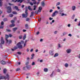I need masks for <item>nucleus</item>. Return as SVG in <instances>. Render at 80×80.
Listing matches in <instances>:
<instances>
[{
    "label": "nucleus",
    "instance_id": "e433bc0d",
    "mask_svg": "<svg viewBox=\"0 0 80 80\" xmlns=\"http://www.w3.org/2000/svg\"><path fill=\"white\" fill-rule=\"evenodd\" d=\"M54 72V71H53L52 72V73H51V74L50 75V77H53V74Z\"/></svg>",
    "mask_w": 80,
    "mask_h": 80
},
{
    "label": "nucleus",
    "instance_id": "4d7b16f0",
    "mask_svg": "<svg viewBox=\"0 0 80 80\" xmlns=\"http://www.w3.org/2000/svg\"><path fill=\"white\" fill-rule=\"evenodd\" d=\"M70 26H71V25L70 24H68V27H70Z\"/></svg>",
    "mask_w": 80,
    "mask_h": 80
},
{
    "label": "nucleus",
    "instance_id": "f8f14e48",
    "mask_svg": "<svg viewBox=\"0 0 80 80\" xmlns=\"http://www.w3.org/2000/svg\"><path fill=\"white\" fill-rule=\"evenodd\" d=\"M34 14V12L32 11L31 12V15H30V17H33V15Z\"/></svg>",
    "mask_w": 80,
    "mask_h": 80
},
{
    "label": "nucleus",
    "instance_id": "4468645a",
    "mask_svg": "<svg viewBox=\"0 0 80 80\" xmlns=\"http://www.w3.org/2000/svg\"><path fill=\"white\" fill-rule=\"evenodd\" d=\"M14 8H15V9L16 10H18V11H19V9H18V7L17 6H15L14 7Z\"/></svg>",
    "mask_w": 80,
    "mask_h": 80
},
{
    "label": "nucleus",
    "instance_id": "37998d69",
    "mask_svg": "<svg viewBox=\"0 0 80 80\" xmlns=\"http://www.w3.org/2000/svg\"><path fill=\"white\" fill-rule=\"evenodd\" d=\"M42 5L43 7L44 6V5H45V3H44V2H42Z\"/></svg>",
    "mask_w": 80,
    "mask_h": 80
},
{
    "label": "nucleus",
    "instance_id": "6ab92c4d",
    "mask_svg": "<svg viewBox=\"0 0 80 80\" xmlns=\"http://www.w3.org/2000/svg\"><path fill=\"white\" fill-rule=\"evenodd\" d=\"M28 10H31V11H32V8H31V7H30V6H29L28 7Z\"/></svg>",
    "mask_w": 80,
    "mask_h": 80
},
{
    "label": "nucleus",
    "instance_id": "0eeeda50",
    "mask_svg": "<svg viewBox=\"0 0 80 80\" xmlns=\"http://www.w3.org/2000/svg\"><path fill=\"white\" fill-rule=\"evenodd\" d=\"M12 1L13 2H20V3H22L23 0H12Z\"/></svg>",
    "mask_w": 80,
    "mask_h": 80
},
{
    "label": "nucleus",
    "instance_id": "423d86ee",
    "mask_svg": "<svg viewBox=\"0 0 80 80\" xmlns=\"http://www.w3.org/2000/svg\"><path fill=\"white\" fill-rule=\"evenodd\" d=\"M58 13V11H55L53 13L52 15V17H55V16H56L57 14Z\"/></svg>",
    "mask_w": 80,
    "mask_h": 80
},
{
    "label": "nucleus",
    "instance_id": "4be33fe9",
    "mask_svg": "<svg viewBox=\"0 0 80 80\" xmlns=\"http://www.w3.org/2000/svg\"><path fill=\"white\" fill-rule=\"evenodd\" d=\"M26 37H27V36H26V34H25L24 35V36L23 37V40H25V39L26 38Z\"/></svg>",
    "mask_w": 80,
    "mask_h": 80
},
{
    "label": "nucleus",
    "instance_id": "bb28decb",
    "mask_svg": "<svg viewBox=\"0 0 80 80\" xmlns=\"http://www.w3.org/2000/svg\"><path fill=\"white\" fill-rule=\"evenodd\" d=\"M64 66L65 67H68V64L67 63H66L65 64Z\"/></svg>",
    "mask_w": 80,
    "mask_h": 80
},
{
    "label": "nucleus",
    "instance_id": "1a4fd4ad",
    "mask_svg": "<svg viewBox=\"0 0 80 80\" xmlns=\"http://www.w3.org/2000/svg\"><path fill=\"white\" fill-rule=\"evenodd\" d=\"M72 50L70 49H68L66 50V52L67 53H70Z\"/></svg>",
    "mask_w": 80,
    "mask_h": 80
},
{
    "label": "nucleus",
    "instance_id": "c9c22d12",
    "mask_svg": "<svg viewBox=\"0 0 80 80\" xmlns=\"http://www.w3.org/2000/svg\"><path fill=\"white\" fill-rule=\"evenodd\" d=\"M11 22L12 24H13L15 22V21L13 20H11Z\"/></svg>",
    "mask_w": 80,
    "mask_h": 80
},
{
    "label": "nucleus",
    "instance_id": "412c9836",
    "mask_svg": "<svg viewBox=\"0 0 80 80\" xmlns=\"http://www.w3.org/2000/svg\"><path fill=\"white\" fill-rule=\"evenodd\" d=\"M25 27L26 29H27L28 28V24H25Z\"/></svg>",
    "mask_w": 80,
    "mask_h": 80
},
{
    "label": "nucleus",
    "instance_id": "79ce46f5",
    "mask_svg": "<svg viewBox=\"0 0 80 80\" xmlns=\"http://www.w3.org/2000/svg\"><path fill=\"white\" fill-rule=\"evenodd\" d=\"M19 70H20V69L19 68H18L16 69V71L17 72L18 71H19Z\"/></svg>",
    "mask_w": 80,
    "mask_h": 80
},
{
    "label": "nucleus",
    "instance_id": "a19ab883",
    "mask_svg": "<svg viewBox=\"0 0 80 80\" xmlns=\"http://www.w3.org/2000/svg\"><path fill=\"white\" fill-rule=\"evenodd\" d=\"M60 2H58L56 4V6H58V5H60Z\"/></svg>",
    "mask_w": 80,
    "mask_h": 80
},
{
    "label": "nucleus",
    "instance_id": "8fccbe9b",
    "mask_svg": "<svg viewBox=\"0 0 80 80\" xmlns=\"http://www.w3.org/2000/svg\"><path fill=\"white\" fill-rule=\"evenodd\" d=\"M60 70L59 69H58L57 70V72H60Z\"/></svg>",
    "mask_w": 80,
    "mask_h": 80
},
{
    "label": "nucleus",
    "instance_id": "4c0bfd02",
    "mask_svg": "<svg viewBox=\"0 0 80 80\" xmlns=\"http://www.w3.org/2000/svg\"><path fill=\"white\" fill-rule=\"evenodd\" d=\"M29 20H30V19L28 18H27L26 19V22H28V21H29Z\"/></svg>",
    "mask_w": 80,
    "mask_h": 80
},
{
    "label": "nucleus",
    "instance_id": "f257e3e1",
    "mask_svg": "<svg viewBox=\"0 0 80 80\" xmlns=\"http://www.w3.org/2000/svg\"><path fill=\"white\" fill-rule=\"evenodd\" d=\"M6 77H7L5 76H1L0 77V80H1V79H4L5 80L7 79L8 80H9V79H10V77L9 76V75L7 74L6 75Z\"/></svg>",
    "mask_w": 80,
    "mask_h": 80
},
{
    "label": "nucleus",
    "instance_id": "b1692460",
    "mask_svg": "<svg viewBox=\"0 0 80 80\" xmlns=\"http://www.w3.org/2000/svg\"><path fill=\"white\" fill-rule=\"evenodd\" d=\"M15 26V24H12L10 25L9 26L10 27H14Z\"/></svg>",
    "mask_w": 80,
    "mask_h": 80
},
{
    "label": "nucleus",
    "instance_id": "de8ad7c7",
    "mask_svg": "<svg viewBox=\"0 0 80 80\" xmlns=\"http://www.w3.org/2000/svg\"><path fill=\"white\" fill-rule=\"evenodd\" d=\"M0 28H3V26L2 25L0 26Z\"/></svg>",
    "mask_w": 80,
    "mask_h": 80
},
{
    "label": "nucleus",
    "instance_id": "6e6d98bb",
    "mask_svg": "<svg viewBox=\"0 0 80 80\" xmlns=\"http://www.w3.org/2000/svg\"><path fill=\"white\" fill-rule=\"evenodd\" d=\"M26 51L27 52H29V49H28V48H27L26 49Z\"/></svg>",
    "mask_w": 80,
    "mask_h": 80
},
{
    "label": "nucleus",
    "instance_id": "e2e57ef3",
    "mask_svg": "<svg viewBox=\"0 0 80 80\" xmlns=\"http://www.w3.org/2000/svg\"><path fill=\"white\" fill-rule=\"evenodd\" d=\"M9 37H12V35L10 34L9 35Z\"/></svg>",
    "mask_w": 80,
    "mask_h": 80
},
{
    "label": "nucleus",
    "instance_id": "f3484780",
    "mask_svg": "<svg viewBox=\"0 0 80 80\" xmlns=\"http://www.w3.org/2000/svg\"><path fill=\"white\" fill-rule=\"evenodd\" d=\"M43 70L45 72H48V69L47 68H45Z\"/></svg>",
    "mask_w": 80,
    "mask_h": 80
},
{
    "label": "nucleus",
    "instance_id": "c85d7f7f",
    "mask_svg": "<svg viewBox=\"0 0 80 80\" xmlns=\"http://www.w3.org/2000/svg\"><path fill=\"white\" fill-rule=\"evenodd\" d=\"M67 32H64L63 33L62 35L63 36H65V35H67Z\"/></svg>",
    "mask_w": 80,
    "mask_h": 80
},
{
    "label": "nucleus",
    "instance_id": "a18cd8bd",
    "mask_svg": "<svg viewBox=\"0 0 80 80\" xmlns=\"http://www.w3.org/2000/svg\"><path fill=\"white\" fill-rule=\"evenodd\" d=\"M35 65V62H33L32 63V66Z\"/></svg>",
    "mask_w": 80,
    "mask_h": 80
},
{
    "label": "nucleus",
    "instance_id": "f704fd0d",
    "mask_svg": "<svg viewBox=\"0 0 80 80\" xmlns=\"http://www.w3.org/2000/svg\"><path fill=\"white\" fill-rule=\"evenodd\" d=\"M4 22H6V21H7V18H5L3 19Z\"/></svg>",
    "mask_w": 80,
    "mask_h": 80
},
{
    "label": "nucleus",
    "instance_id": "ddd939ff",
    "mask_svg": "<svg viewBox=\"0 0 80 80\" xmlns=\"http://www.w3.org/2000/svg\"><path fill=\"white\" fill-rule=\"evenodd\" d=\"M53 52H54V50H53L51 51V53H50L51 55H53V54H54Z\"/></svg>",
    "mask_w": 80,
    "mask_h": 80
},
{
    "label": "nucleus",
    "instance_id": "f03ea898",
    "mask_svg": "<svg viewBox=\"0 0 80 80\" xmlns=\"http://www.w3.org/2000/svg\"><path fill=\"white\" fill-rule=\"evenodd\" d=\"M42 7H39L38 8V11H35L34 12L35 13L38 14V13H40V12H41V11H42Z\"/></svg>",
    "mask_w": 80,
    "mask_h": 80
},
{
    "label": "nucleus",
    "instance_id": "bf43d9fd",
    "mask_svg": "<svg viewBox=\"0 0 80 80\" xmlns=\"http://www.w3.org/2000/svg\"><path fill=\"white\" fill-rule=\"evenodd\" d=\"M68 36H69V37H72V34H69L68 35Z\"/></svg>",
    "mask_w": 80,
    "mask_h": 80
},
{
    "label": "nucleus",
    "instance_id": "0e129e2a",
    "mask_svg": "<svg viewBox=\"0 0 80 80\" xmlns=\"http://www.w3.org/2000/svg\"><path fill=\"white\" fill-rule=\"evenodd\" d=\"M21 43H23V41H21V42H20Z\"/></svg>",
    "mask_w": 80,
    "mask_h": 80
},
{
    "label": "nucleus",
    "instance_id": "72a5a7b5",
    "mask_svg": "<svg viewBox=\"0 0 80 80\" xmlns=\"http://www.w3.org/2000/svg\"><path fill=\"white\" fill-rule=\"evenodd\" d=\"M9 16L10 17H12L13 16V15L12 14H9Z\"/></svg>",
    "mask_w": 80,
    "mask_h": 80
},
{
    "label": "nucleus",
    "instance_id": "603ef678",
    "mask_svg": "<svg viewBox=\"0 0 80 80\" xmlns=\"http://www.w3.org/2000/svg\"><path fill=\"white\" fill-rule=\"evenodd\" d=\"M17 33H18V34H20V31L18 30L17 31Z\"/></svg>",
    "mask_w": 80,
    "mask_h": 80
},
{
    "label": "nucleus",
    "instance_id": "3c124183",
    "mask_svg": "<svg viewBox=\"0 0 80 80\" xmlns=\"http://www.w3.org/2000/svg\"><path fill=\"white\" fill-rule=\"evenodd\" d=\"M29 3H30V5H32V6L33 5V3H32L31 2H30Z\"/></svg>",
    "mask_w": 80,
    "mask_h": 80
},
{
    "label": "nucleus",
    "instance_id": "9d476101",
    "mask_svg": "<svg viewBox=\"0 0 80 80\" xmlns=\"http://www.w3.org/2000/svg\"><path fill=\"white\" fill-rule=\"evenodd\" d=\"M8 35H5L6 40L7 42H8V39H7L8 38Z\"/></svg>",
    "mask_w": 80,
    "mask_h": 80
},
{
    "label": "nucleus",
    "instance_id": "5701e85b",
    "mask_svg": "<svg viewBox=\"0 0 80 80\" xmlns=\"http://www.w3.org/2000/svg\"><path fill=\"white\" fill-rule=\"evenodd\" d=\"M62 46H61V45L59 43L58 44V48H62Z\"/></svg>",
    "mask_w": 80,
    "mask_h": 80
},
{
    "label": "nucleus",
    "instance_id": "338daca9",
    "mask_svg": "<svg viewBox=\"0 0 80 80\" xmlns=\"http://www.w3.org/2000/svg\"><path fill=\"white\" fill-rule=\"evenodd\" d=\"M38 50L37 49L35 50V52H38Z\"/></svg>",
    "mask_w": 80,
    "mask_h": 80
},
{
    "label": "nucleus",
    "instance_id": "2eb2a0df",
    "mask_svg": "<svg viewBox=\"0 0 80 80\" xmlns=\"http://www.w3.org/2000/svg\"><path fill=\"white\" fill-rule=\"evenodd\" d=\"M75 9H76V7L75 6H73L72 7V10H75Z\"/></svg>",
    "mask_w": 80,
    "mask_h": 80
},
{
    "label": "nucleus",
    "instance_id": "69168bd1",
    "mask_svg": "<svg viewBox=\"0 0 80 80\" xmlns=\"http://www.w3.org/2000/svg\"><path fill=\"white\" fill-rule=\"evenodd\" d=\"M40 62H43V60L41 59L40 60Z\"/></svg>",
    "mask_w": 80,
    "mask_h": 80
},
{
    "label": "nucleus",
    "instance_id": "5fc2aeb1",
    "mask_svg": "<svg viewBox=\"0 0 80 80\" xmlns=\"http://www.w3.org/2000/svg\"><path fill=\"white\" fill-rule=\"evenodd\" d=\"M33 49H31L30 50V52H33Z\"/></svg>",
    "mask_w": 80,
    "mask_h": 80
},
{
    "label": "nucleus",
    "instance_id": "a878e982",
    "mask_svg": "<svg viewBox=\"0 0 80 80\" xmlns=\"http://www.w3.org/2000/svg\"><path fill=\"white\" fill-rule=\"evenodd\" d=\"M34 8L33 9V10H36V8H37V6L34 5L33 6Z\"/></svg>",
    "mask_w": 80,
    "mask_h": 80
},
{
    "label": "nucleus",
    "instance_id": "473e14b6",
    "mask_svg": "<svg viewBox=\"0 0 80 80\" xmlns=\"http://www.w3.org/2000/svg\"><path fill=\"white\" fill-rule=\"evenodd\" d=\"M18 47L17 46H15L14 47V50H16V49H18Z\"/></svg>",
    "mask_w": 80,
    "mask_h": 80
},
{
    "label": "nucleus",
    "instance_id": "2f4dec72",
    "mask_svg": "<svg viewBox=\"0 0 80 80\" xmlns=\"http://www.w3.org/2000/svg\"><path fill=\"white\" fill-rule=\"evenodd\" d=\"M2 4H3V2H0V7L2 6Z\"/></svg>",
    "mask_w": 80,
    "mask_h": 80
},
{
    "label": "nucleus",
    "instance_id": "9b49d317",
    "mask_svg": "<svg viewBox=\"0 0 80 80\" xmlns=\"http://www.w3.org/2000/svg\"><path fill=\"white\" fill-rule=\"evenodd\" d=\"M1 63L2 65H5L6 63L5 62L3 61H2L1 62Z\"/></svg>",
    "mask_w": 80,
    "mask_h": 80
},
{
    "label": "nucleus",
    "instance_id": "20e7f679",
    "mask_svg": "<svg viewBox=\"0 0 80 80\" xmlns=\"http://www.w3.org/2000/svg\"><path fill=\"white\" fill-rule=\"evenodd\" d=\"M7 10V12L8 13H10L12 12V9H11V7L10 6L8 7Z\"/></svg>",
    "mask_w": 80,
    "mask_h": 80
},
{
    "label": "nucleus",
    "instance_id": "864d4df0",
    "mask_svg": "<svg viewBox=\"0 0 80 80\" xmlns=\"http://www.w3.org/2000/svg\"><path fill=\"white\" fill-rule=\"evenodd\" d=\"M58 32V31H55L54 32V34H57V32Z\"/></svg>",
    "mask_w": 80,
    "mask_h": 80
},
{
    "label": "nucleus",
    "instance_id": "49530a36",
    "mask_svg": "<svg viewBox=\"0 0 80 80\" xmlns=\"http://www.w3.org/2000/svg\"><path fill=\"white\" fill-rule=\"evenodd\" d=\"M74 18H75V15L74 14L72 16V19H74Z\"/></svg>",
    "mask_w": 80,
    "mask_h": 80
},
{
    "label": "nucleus",
    "instance_id": "cd10ccee",
    "mask_svg": "<svg viewBox=\"0 0 80 80\" xmlns=\"http://www.w3.org/2000/svg\"><path fill=\"white\" fill-rule=\"evenodd\" d=\"M67 16V14L62 13L61 14V16Z\"/></svg>",
    "mask_w": 80,
    "mask_h": 80
},
{
    "label": "nucleus",
    "instance_id": "09e8293b",
    "mask_svg": "<svg viewBox=\"0 0 80 80\" xmlns=\"http://www.w3.org/2000/svg\"><path fill=\"white\" fill-rule=\"evenodd\" d=\"M22 36H19V39H22Z\"/></svg>",
    "mask_w": 80,
    "mask_h": 80
},
{
    "label": "nucleus",
    "instance_id": "dca6fc26",
    "mask_svg": "<svg viewBox=\"0 0 80 80\" xmlns=\"http://www.w3.org/2000/svg\"><path fill=\"white\" fill-rule=\"evenodd\" d=\"M18 28H14L12 29V31L13 32H15L17 30Z\"/></svg>",
    "mask_w": 80,
    "mask_h": 80
},
{
    "label": "nucleus",
    "instance_id": "58836bf2",
    "mask_svg": "<svg viewBox=\"0 0 80 80\" xmlns=\"http://www.w3.org/2000/svg\"><path fill=\"white\" fill-rule=\"evenodd\" d=\"M28 11V9H26L25 11V13H27L28 14V12H27V11Z\"/></svg>",
    "mask_w": 80,
    "mask_h": 80
},
{
    "label": "nucleus",
    "instance_id": "c03bdc74",
    "mask_svg": "<svg viewBox=\"0 0 80 80\" xmlns=\"http://www.w3.org/2000/svg\"><path fill=\"white\" fill-rule=\"evenodd\" d=\"M17 53H18V55H21L22 54V53H21V52H17Z\"/></svg>",
    "mask_w": 80,
    "mask_h": 80
},
{
    "label": "nucleus",
    "instance_id": "aec40b11",
    "mask_svg": "<svg viewBox=\"0 0 80 80\" xmlns=\"http://www.w3.org/2000/svg\"><path fill=\"white\" fill-rule=\"evenodd\" d=\"M6 42H7V43H9V44L11 43H12V40H8V42L7 41H6Z\"/></svg>",
    "mask_w": 80,
    "mask_h": 80
},
{
    "label": "nucleus",
    "instance_id": "680f3d73",
    "mask_svg": "<svg viewBox=\"0 0 80 80\" xmlns=\"http://www.w3.org/2000/svg\"><path fill=\"white\" fill-rule=\"evenodd\" d=\"M33 4H34V5H35L36 3H37V2L36 1H34V2H33Z\"/></svg>",
    "mask_w": 80,
    "mask_h": 80
},
{
    "label": "nucleus",
    "instance_id": "393cba45",
    "mask_svg": "<svg viewBox=\"0 0 80 80\" xmlns=\"http://www.w3.org/2000/svg\"><path fill=\"white\" fill-rule=\"evenodd\" d=\"M6 72H7V69H3V72L4 73H5Z\"/></svg>",
    "mask_w": 80,
    "mask_h": 80
},
{
    "label": "nucleus",
    "instance_id": "a211bd4d",
    "mask_svg": "<svg viewBox=\"0 0 80 80\" xmlns=\"http://www.w3.org/2000/svg\"><path fill=\"white\" fill-rule=\"evenodd\" d=\"M58 53H56L55 54L54 56V57H58Z\"/></svg>",
    "mask_w": 80,
    "mask_h": 80
},
{
    "label": "nucleus",
    "instance_id": "052dcab7",
    "mask_svg": "<svg viewBox=\"0 0 80 80\" xmlns=\"http://www.w3.org/2000/svg\"><path fill=\"white\" fill-rule=\"evenodd\" d=\"M40 33V32H38L37 33H36V35H39V34Z\"/></svg>",
    "mask_w": 80,
    "mask_h": 80
},
{
    "label": "nucleus",
    "instance_id": "ea45409f",
    "mask_svg": "<svg viewBox=\"0 0 80 80\" xmlns=\"http://www.w3.org/2000/svg\"><path fill=\"white\" fill-rule=\"evenodd\" d=\"M54 22H55V20H53L52 21V22H50V24L52 25V23H54Z\"/></svg>",
    "mask_w": 80,
    "mask_h": 80
},
{
    "label": "nucleus",
    "instance_id": "774afa93",
    "mask_svg": "<svg viewBox=\"0 0 80 80\" xmlns=\"http://www.w3.org/2000/svg\"><path fill=\"white\" fill-rule=\"evenodd\" d=\"M42 41H43V39H40V42H42Z\"/></svg>",
    "mask_w": 80,
    "mask_h": 80
},
{
    "label": "nucleus",
    "instance_id": "13d9d810",
    "mask_svg": "<svg viewBox=\"0 0 80 80\" xmlns=\"http://www.w3.org/2000/svg\"><path fill=\"white\" fill-rule=\"evenodd\" d=\"M3 24H4V23L3 22H2L1 23V24L2 25H3Z\"/></svg>",
    "mask_w": 80,
    "mask_h": 80
},
{
    "label": "nucleus",
    "instance_id": "39448f33",
    "mask_svg": "<svg viewBox=\"0 0 80 80\" xmlns=\"http://www.w3.org/2000/svg\"><path fill=\"white\" fill-rule=\"evenodd\" d=\"M17 46H18V48L19 49H22V46L21 45V42H19L17 44Z\"/></svg>",
    "mask_w": 80,
    "mask_h": 80
},
{
    "label": "nucleus",
    "instance_id": "7ed1b4c3",
    "mask_svg": "<svg viewBox=\"0 0 80 80\" xmlns=\"http://www.w3.org/2000/svg\"><path fill=\"white\" fill-rule=\"evenodd\" d=\"M1 43H0V47L1 48H2V44H4V43H5V42L4 40H3V37H1Z\"/></svg>",
    "mask_w": 80,
    "mask_h": 80
},
{
    "label": "nucleus",
    "instance_id": "7c9ffc66",
    "mask_svg": "<svg viewBox=\"0 0 80 80\" xmlns=\"http://www.w3.org/2000/svg\"><path fill=\"white\" fill-rule=\"evenodd\" d=\"M12 13L14 15H17V13L16 12H13Z\"/></svg>",
    "mask_w": 80,
    "mask_h": 80
},
{
    "label": "nucleus",
    "instance_id": "6e6552de",
    "mask_svg": "<svg viewBox=\"0 0 80 80\" xmlns=\"http://www.w3.org/2000/svg\"><path fill=\"white\" fill-rule=\"evenodd\" d=\"M26 14L25 13H23L22 14V18H27V15H28V14L26 13Z\"/></svg>",
    "mask_w": 80,
    "mask_h": 80
},
{
    "label": "nucleus",
    "instance_id": "c756f323",
    "mask_svg": "<svg viewBox=\"0 0 80 80\" xmlns=\"http://www.w3.org/2000/svg\"><path fill=\"white\" fill-rule=\"evenodd\" d=\"M6 31H7V32H11V30H10V29H7Z\"/></svg>",
    "mask_w": 80,
    "mask_h": 80
}]
</instances>
